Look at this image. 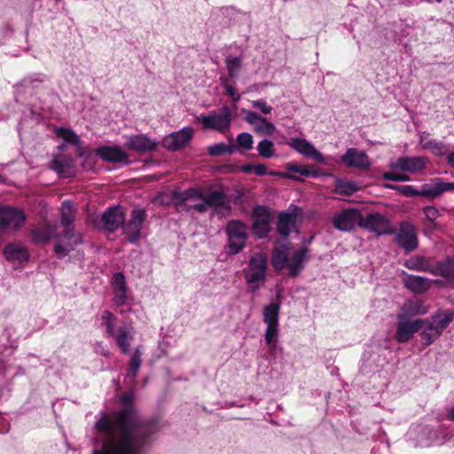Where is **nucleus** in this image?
I'll list each match as a JSON object with an SVG mask.
<instances>
[{
  "instance_id": "nucleus-1",
  "label": "nucleus",
  "mask_w": 454,
  "mask_h": 454,
  "mask_svg": "<svg viewBox=\"0 0 454 454\" xmlns=\"http://www.w3.org/2000/svg\"><path fill=\"white\" fill-rule=\"evenodd\" d=\"M121 408L115 411L112 419L106 411L95 423L101 434L96 439L98 448L93 454H145L158 431L155 419H144L134 406V393H123L120 397Z\"/></svg>"
},
{
  "instance_id": "nucleus-2",
  "label": "nucleus",
  "mask_w": 454,
  "mask_h": 454,
  "mask_svg": "<svg viewBox=\"0 0 454 454\" xmlns=\"http://www.w3.org/2000/svg\"><path fill=\"white\" fill-rule=\"evenodd\" d=\"M268 257L264 253L254 254L243 269V275L250 292H256L266 282Z\"/></svg>"
},
{
  "instance_id": "nucleus-3",
  "label": "nucleus",
  "mask_w": 454,
  "mask_h": 454,
  "mask_svg": "<svg viewBox=\"0 0 454 454\" xmlns=\"http://www.w3.org/2000/svg\"><path fill=\"white\" fill-rule=\"evenodd\" d=\"M225 233L228 238L227 253L234 255L241 252L248 239L247 225L240 220H231L226 224Z\"/></svg>"
},
{
  "instance_id": "nucleus-4",
  "label": "nucleus",
  "mask_w": 454,
  "mask_h": 454,
  "mask_svg": "<svg viewBox=\"0 0 454 454\" xmlns=\"http://www.w3.org/2000/svg\"><path fill=\"white\" fill-rule=\"evenodd\" d=\"M197 120L204 129L223 132L231 127L232 114L228 106H223L219 112L210 111L208 114L198 116Z\"/></svg>"
},
{
  "instance_id": "nucleus-5",
  "label": "nucleus",
  "mask_w": 454,
  "mask_h": 454,
  "mask_svg": "<svg viewBox=\"0 0 454 454\" xmlns=\"http://www.w3.org/2000/svg\"><path fill=\"white\" fill-rule=\"evenodd\" d=\"M251 231L258 239H265L271 231V213L267 206L256 205L251 212Z\"/></svg>"
},
{
  "instance_id": "nucleus-6",
  "label": "nucleus",
  "mask_w": 454,
  "mask_h": 454,
  "mask_svg": "<svg viewBox=\"0 0 454 454\" xmlns=\"http://www.w3.org/2000/svg\"><path fill=\"white\" fill-rule=\"evenodd\" d=\"M360 227L376 233L378 236L390 235L395 232L390 220L380 213H368L365 215L360 213Z\"/></svg>"
},
{
  "instance_id": "nucleus-7",
  "label": "nucleus",
  "mask_w": 454,
  "mask_h": 454,
  "mask_svg": "<svg viewBox=\"0 0 454 454\" xmlns=\"http://www.w3.org/2000/svg\"><path fill=\"white\" fill-rule=\"evenodd\" d=\"M416 433L419 434L416 445L420 447H427L432 443L442 445L451 440L453 434L446 432L443 426H440L436 430H433L427 427L417 428Z\"/></svg>"
},
{
  "instance_id": "nucleus-8",
  "label": "nucleus",
  "mask_w": 454,
  "mask_h": 454,
  "mask_svg": "<svg viewBox=\"0 0 454 454\" xmlns=\"http://www.w3.org/2000/svg\"><path fill=\"white\" fill-rule=\"evenodd\" d=\"M395 242L403 250L407 253L417 249L419 246L417 230L414 224L403 221L395 231Z\"/></svg>"
},
{
  "instance_id": "nucleus-9",
  "label": "nucleus",
  "mask_w": 454,
  "mask_h": 454,
  "mask_svg": "<svg viewBox=\"0 0 454 454\" xmlns=\"http://www.w3.org/2000/svg\"><path fill=\"white\" fill-rule=\"evenodd\" d=\"M147 214L144 208H134L131 212L130 218L123 226V234L129 243L137 244L141 237V231L145 222Z\"/></svg>"
},
{
  "instance_id": "nucleus-10",
  "label": "nucleus",
  "mask_w": 454,
  "mask_h": 454,
  "mask_svg": "<svg viewBox=\"0 0 454 454\" xmlns=\"http://www.w3.org/2000/svg\"><path fill=\"white\" fill-rule=\"evenodd\" d=\"M48 78L44 74H36L31 77L24 78L16 86V101L27 99L28 97L35 96L41 90L45 88V82Z\"/></svg>"
},
{
  "instance_id": "nucleus-11",
  "label": "nucleus",
  "mask_w": 454,
  "mask_h": 454,
  "mask_svg": "<svg viewBox=\"0 0 454 454\" xmlns=\"http://www.w3.org/2000/svg\"><path fill=\"white\" fill-rule=\"evenodd\" d=\"M125 213L121 207L114 206L108 207L101 215L99 223L94 221V224L98 227L109 231L114 232L119 228L124 225Z\"/></svg>"
},
{
  "instance_id": "nucleus-12",
  "label": "nucleus",
  "mask_w": 454,
  "mask_h": 454,
  "mask_svg": "<svg viewBox=\"0 0 454 454\" xmlns=\"http://www.w3.org/2000/svg\"><path fill=\"white\" fill-rule=\"evenodd\" d=\"M201 200L206 207V212L209 207L214 208L215 214L222 216L229 215L231 212V206L228 201L225 192L223 191L215 190L208 194L203 193Z\"/></svg>"
},
{
  "instance_id": "nucleus-13",
  "label": "nucleus",
  "mask_w": 454,
  "mask_h": 454,
  "mask_svg": "<svg viewBox=\"0 0 454 454\" xmlns=\"http://www.w3.org/2000/svg\"><path fill=\"white\" fill-rule=\"evenodd\" d=\"M194 135L192 127L186 126L164 137L162 145L169 152H176L191 142Z\"/></svg>"
},
{
  "instance_id": "nucleus-14",
  "label": "nucleus",
  "mask_w": 454,
  "mask_h": 454,
  "mask_svg": "<svg viewBox=\"0 0 454 454\" xmlns=\"http://www.w3.org/2000/svg\"><path fill=\"white\" fill-rule=\"evenodd\" d=\"M426 319L418 318L410 321L403 316H397V330L395 340L399 343L407 342L412 335L424 326Z\"/></svg>"
},
{
  "instance_id": "nucleus-15",
  "label": "nucleus",
  "mask_w": 454,
  "mask_h": 454,
  "mask_svg": "<svg viewBox=\"0 0 454 454\" xmlns=\"http://www.w3.org/2000/svg\"><path fill=\"white\" fill-rule=\"evenodd\" d=\"M62 238L67 240V245L57 244L54 247V252L59 259H63L74 249L77 245L83 243V237L81 232L76 231L74 226L64 228Z\"/></svg>"
},
{
  "instance_id": "nucleus-16",
  "label": "nucleus",
  "mask_w": 454,
  "mask_h": 454,
  "mask_svg": "<svg viewBox=\"0 0 454 454\" xmlns=\"http://www.w3.org/2000/svg\"><path fill=\"white\" fill-rule=\"evenodd\" d=\"M111 286L113 289L112 301L117 308L126 304L128 300V284L123 272H115L111 279Z\"/></svg>"
},
{
  "instance_id": "nucleus-17",
  "label": "nucleus",
  "mask_w": 454,
  "mask_h": 454,
  "mask_svg": "<svg viewBox=\"0 0 454 454\" xmlns=\"http://www.w3.org/2000/svg\"><path fill=\"white\" fill-rule=\"evenodd\" d=\"M26 216L21 210L13 207H0V228L12 229L16 231L24 223Z\"/></svg>"
},
{
  "instance_id": "nucleus-18",
  "label": "nucleus",
  "mask_w": 454,
  "mask_h": 454,
  "mask_svg": "<svg viewBox=\"0 0 454 454\" xmlns=\"http://www.w3.org/2000/svg\"><path fill=\"white\" fill-rule=\"evenodd\" d=\"M288 145L304 157L313 159L321 164H327L325 157L311 143L304 138H291Z\"/></svg>"
},
{
  "instance_id": "nucleus-19",
  "label": "nucleus",
  "mask_w": 454,
  "mask_h": 454,
  "mask_svg": "<svg viewBox=\"0 0 454 454\" xmlns=\"http://www.w3.org/2000/svg\"><path fill=\"white\" fill-rule=\"evenodd\" d=\"M333 224L341 231H350L356 225L360 227V211L355 208L345 209L333 217Z\"/></svg>"
},
{
  "instance_id": "nucleus-20",
  "label": "nucleus",
  "mask_w": 454,
  "mask_h": 454,
  "mask_svg": "<svg viewBox=\"0 0 454 454\" xmlns=\"http://www.w3.org/2000/svg\"><path fill=\"white\" fill-rule=\"evenodd\" d=\"M4 255L6 261L15 268L20 266L29 260L27 249L20 243H9L4 248Z\"/></svg>"
},
{
  "instance_id": "nucleus-21",
  "label": "nucleus",
  "mask_w": 454,
  "mask_h": 454,
  "mask_svg": "<svg viewBox=\"0 0 454 454\" xmlns=\"http://www.w3.org/2000/svg\"><path fill=\"white\" fill-rule=\"evenodd\" d=\"M297 211H301V208L294 206L278 214L277 231L282 237L287 238L292 231V228L295 226Z\"/></svg>"
},
{
  "instance_id": "nucleus-22",
  "label": "nucleus",
  "mask_w": 454,
  "mask_h": 454,
  "mask_svg": "<svg viewBox=\"0 0 454 454\" xmlns=\"http://www.w3.org/2000/svg\"><path fill=\"white\" fill-rule=\"evenodd\" d=\"M426 165L423 157L418 156H403L399 157L395 161H391L389 167L391 169H398L404 172L414 173L422 169Z\"/></svg>"
},
{
  "instance_id": "nucleus-23",
  "label": "nucleus",
  "mask_w": 454,
  "mask_h": 454,
  "mask_svg": "<svg viewBox=\"0 0 454 454\" xmlns=\"http://www.w3.org/2000/svg\"><path fill=\"white\" fill-rule=\"evenodd\" d=\"M51 168L66 178L74 176L76 173L74 160L71 156L64 154L54 156L51 161Z\"/></svg>"
},
{
  "instance_id": "nucleus-24",
  "label": "nucleus",
  "mask_w": 454,
  "mask_h": 454,
  "mask_svg": "<svg viewBox=\"0 0 454 454\" xmlns=\"http://www.w3.org/2000/svg\"><path fill=\"white\" fill-rule=\"evenodd\" d=\"M97 155L103 160L112 163H129V154L116 146H101L97 149Z\"/></svg>"
},
{
  "instance_id": "nucleus-25",
  "label": "nucleus",
  "mask_w": 454,
  "mask_h": 454,
  "mask_svg": "<svg viewBox=\"0 0 454 454\" xmlns=\"http://www.w3.org/2000/svg\"><path fill=\"white\" fill-rule=\"evenodd\" d=\"M454 319V311L441 310L431 317V320L426 319L425 325H428L429 330L434 331L438 335H442L443 330Z\"/></svg>"
},
{
  "instance_id": "nucleus-26",
  "label": "nucleus",
  "mask_w": 454,
  "mask_h": 454,
  "mask_svg": "<svg viewBox=\"0 0 454 454\" xmlns=\"http://www.w3.org/2000/svg\"><path fill=\"white\" fill-rule=\"evenodd\" d=\"M341 160L348 167L358 168H367L370 167L367 154L356 148H348L346 153L341 156Z\"/></svg>"
},
{
  "instance_id": "nucleus-27",
  "label": "nucleus",
  "mask_w": 454,
  "mask_h": 454,
  "mask_svg": "<svg viewBox=\"0 0 454 454\" xmlns=\"http://www.w3.org/2000/svg\"><path fill=\"white\" fill-rule=\"evenodd\" d=\"M127 146L138 153L153 152L158 146V142L145 135H134L129 137Z\"/></svg>"
},
{
  "instance_id": "nucleus-28",
  "label": "nucleus",
  "mask_w": 454,
  "mask_h": 454,
  "mask_svg": "<svg viewBox=\"0 0 454 454\" xmlns=\"http://www.w3.org/2000/svg\"><path fill=\"white\" fill-rule=\"evenodd\" d=\"M404 286L415 294H422L430 289L432 280L421 276L403 273Z\"/></svg>"
},
{
  "instance_id": "nucleus-29",
  "label": "nucleus",
  "mask_w": 454,
  "mask_h": 454,
  "mask_svg": "<svg viewBox=\"0 0 454 454\" xmlns=\"http://www.w3.org/2000/svg\"><path fill=\"white\" fill-rule=\"evenodd\" d=\"M308 253L309 248L302 247L293 254L291 261L287 264L290 277H297L304 269L305 263L309 260Z\"/></svg>"
},
{
  "instance_id": "nucleus-30",
  "label": "nucleus",
  "mask_w": 454,
  "mask_h": 454,
  "mask_svg": "<svg viewBox=\"0 0 454 454\" xmlns=\"http://www.w3.org/2000/svg\"><path fill=\"white\" fill-rule=\"evenodd\" d=\"M289 248L286 244H282L272 250L271 265L276 271H281L287 266Z\"/></svg>"
},
{
  "instance_id": "nucleus-31",
  "label": "nucleus",
  "mask_w": 454,
  "mask_h": 454,
  "mask_svg": "<svg viewBox=\"0 0 454 454\" xmlns=\"http://www.w3.org/2000/svg\"><path fill=\"white\" fill-rule=\"evenodd\" d=\"M116 340L117 346L121 349V353L128 355L130 351V341L133 339L127 325H121L119 327L118 332L112 336Z\"/></svg>"
},
{
  "instance_id": "nucleus-32",
  "label": "nucleus",
  "mask_w": 454,
  "mask_h": 454,
  "mask_svg": "<svg viewBox=\"0 0 454 454\" xmlns=\"http://www.w3.org/2000/svg\"><path fill=\"white\" fill-rule=\"evenodd\" d=\"M433 273L454 286V257H449L445 261L438 262Z\"/></svg>"
},
{
  "instance_id": "nucleus-33",
  "label": "nucleus",
  "mask_w": 454,
  "mask_h": 454,
  "mask_svg": "<svg viewBox=\"0 0 454 454\" xmlns=\"http://www.w3.org/2000/svg\"><path fill=\"white\" fill-rule=\"evenodd\" d=\"M428 308L420 301H408L402 307V313L398 316L411 317L415 316L426 315Z\"/></svg>"
},
{
  "instance_id": "nucleus-34",
  "label": "nucleus",
  "mask_w": 454,
  "mask_h": 454,
  "mask_svg": "<svg viewBox=\"0 0 454 454\" xmlns=\"http://www.w3.org/2000/svg\"><path fill=\"white\" fill-rule=\"evenodd\" d=\"M76 208L71 200H64L61 205L60 223L63 228L73 226Z\"/></svg>"
},
{
  "instance_id": "nucleus-35",
  "label": "nucleus",
  "mask_w": 454,
  "mask_h": 454,
  "mask_svg": "<svg viewBox=\"0 0 454 454\" xmlns=\"http://www.w3.org/2000/svg\"><path fill=\"white\" fill-rule=\"evenodd\" d=\"M54 232V227L48 224L42 228L34 229L31 231L32 240L36 244H46L53 237Z\"/></svg>"
},
{
  "instance_id": "nucleus-36",
  "label": "nucleus",
  "mask_w": 454,
  "mask_h": 454,
  "mask_svg": "<svg viewBox=\"0 0 454 454\" xmlns=\"http://www.w3.org/2000/svg\"><path fill=\"white\" fill-rule=\"evenodd\" d=\"M280 305L271 302L267 304L262 310L263 322L266 325H278Z\"/></svg>"
},
{
  "instance_id": "nucleus-37",
  "label": "nucleus",
  "mask_w": 454,
  "mask_h": 454,
  "mask_svg": "<svg viewBox=\"0 0 454 454\" xmlns=\"http://www.w3.org/2000/svg\"><path fill=\"white\" fill-rule=\"evenodd\" d=\"M142 345L136 347L129 362V372L127 377L136 379L142 364Z\"/></svg>"
},
{
  "instance_id": "nucleus-38",
  "label": "nucleus",
  "mask_w": 454,
  "mask_h": 454,
  "mask_svg": "<svg viewBox=\"0 0 454 454\" xmlns=\"http://www.w3.org/2000/svg\"><path fill=\"white\" fill-rule=\"evenodd\" d=\"M442 193V179L434 178L433 179V184H425L419 190L418 196H425L430 197L431 199H435L439 197Z\"/></svg>"
},
{
  "instance_id": "nucleus-39",
  "label": "nucleus",
  "mask_w": 454,
  "mask_h": 454,
  "mask_svg": "<svg viewBox=\"0 0 454 454\" xmlns=\"http://www.w3.org/2000/svg\"><path fill=\"white\" fill-rule=\"evenodd\" d=\"M226 69L228 71V74L231 79H237L239 72L243 67V60L242 57L237 56H228L225 59Z\"/></svg>"
},
{
  "instance_id": "nucleus-40",
  "label": "nucleus",
  "mask_w": 454,
  "mask_h": 454,
  "mask_svg": "<svg viewBox=\"0 0 454 454\" xmlns=\"http://www.w3.org/2000/svg\"><path fill=\"white\" fill-rule=\"evenodd\" d=\"M55 133L59 137L62 138L67 144L73 145H82V141L73 129L61 127L57 128L55 129Z\"/></svg>"
},
{
  "instance_id": "nucleus-41",
  "label": "nucleus",
  "mask_w": 454,
  "mask_h": 454,
  "mask_svg": "<svg viewBox=\"0 0 454 454\" xmlns=\"http://www.w3.org/2000/svg\"><path fill=\"white\" fill-rule=\"evenodd\" d=\"M403 265L411 270L428 271L429 263L422 256H411L407 259Z\"/></svg>"
},
{
  "instance_id": "nucleus-42",
  "label": "nucleus",
  "mask_w": 454,
  "mask_h": 454,
  "mask_svg": "<svg viewBox=\"0 0 454 454\" xmlns=\"http://www.w3.org/2000/svg\"><path fill=\"white\" fill-rule=\"evenodd\" d=\"M235 150L236 147L234 145L220 142L208 146L207 153L210 156L217 157L223 154H232Z\"/></svg>"
},
{
  "instance_id": "nucleus-43",
  "label": "nucleus",
  "mask_w": 454,
  "mask_h": 454,
  "mask_svg": "<svg viewBox=\"0 0 454 454\" xmlns=\"http://www.w3.org/2000/svg\"><path fill=\"white\" fill-rule=\"evenodd\" d=\"M278 338V325H267L264 339L266 344L269 346L270 353H273L277 348V341Z\"/></svg>"
},
{
  "instance_id": "nucleus-44",
  "label": "nucleus",
  "mask_w": 454,
  "mask_h": 454,
  "mask_svg": "<svg viewBox=\"0 0 454 454\" xmlns=\"http://www.w3.org/2000/svg\"><path fill=\"white\" fill-rule=\"evenodd\" d=\"M257 151L261 157L271 159L275 155V146L273 141L264 138L259 142Z\"/></svg>"
},
{
  "instance_id": "nucleus-45",
  "label": "nucleus",
  "mask_w": 454,
  "mask_h": 454,
  "mask_svg": "<svg viewBox=\"0 0 454 454\" xmlns=\"http://www.w3.org/2000/svg\"><path fill=\"white\" fill-rule=\"evenodd\" d=\"M101 319L102 325L106 327V334L109 337L114 336V333H116L114 330V315L109 310H105L102 313Z\"/></svg>"
},
{
  "instance_id": "nucleus-46",
  "label": "nucleus",
  "mask_w": 454,
  "mask_h": 454,
  "mask_svg": "<svg viewBox=\"0 0 454 454\" xmlns=\"http://www.w3.org/2000/svg\"><path fill=\"white\" fill-rule=\"evenodd\" d=\"M384 186L387 189L396 191L405 197L418 196V193H419V190L415 189L411 185H399V184H386Z\"/></svg>"
},
{
  "instance_id": "nucleus-47",
  "label": "nucleus",
  "mask_w": 454,
  "mask_h": 454,
  "mask_svg": "<svg viewBox=\"0 0 454 454\" xmlns=\"http://www.w3.org/2000/svg\"><path fill=\"white\" fill-rule=\"evenodd\" d=\"M254 129L257 132L268 136L272 135L276 130L275 125L265 117L262 118V121L255 124Z\"/></svg>"
},
{
  "instance_id": "nucleus-48",
  "label": "nucleus",
  "mask_w": 454,
  "mask_h": 454,
  "mask_svg": "<svg viewBox=\"0 0 454 454\" xmlns=\"http://www.w3.org/2000/svg\"><path fill=\"white\" fill-rule=\"evenodd\" d=\"M237 143L240 148L250 151L254 145L253 136L248 132H242L238 135Z\"/></svg>"
},
{
  "instance_id": "nucleus-49",
  "label": "nucleus",
  "mask_w": 454,
  "mask_h": 454,
  "mask_svg": "<svg viewBox=\"0 0 454 454\" xmlns=\"http://www.w3.org/2000/svg\"><path fill=\"white\" fill-rule=\"evenodd\" d=\"M426 328L420 333V336L422 338L423 345L429 346L434 343L439 337L434 331L429 330L427 325H424Z\"/></svg>"
},
{
  "instance_id": "nucleus-50",
  "label": "nucleus",
  "mask_w": 454,
  "mask_h": 454,
  "mask_svg": "<svg viewBox=\"0 0 454 454\" xmlns=\"http://www.w3.org/2000/svg\"><path fill=\"white\" fill-rule=\"evenodd\" d=\"M382 178L384 180L394 182H408L411 180V177L408 175L399 174L395 172H385L382 175Z\"/></svg>"
},
{
  "instance_id": "nucleus-51",
  "label": "nucleus",
  "mask_w": 454,
  "mask_h": 454,
  "mask_svg": "<svg viewBox=\"0 0 454 454\" xmlns=\"http://www.w3.org/2000/svg\"><path fill=\"white\" fill-rule=\"evenodd\" d=\"M299 174L304 177L317 178L323 175V172L321 169L317 168H309L305 166H301Z\"/></svg>"
},
{
  "instance_id": "nucleus-52",
  "label": "nucleus",
  "mask_w": 454,
  "mask_h": 454,
  "mask_svg": "<svg viewBox=\"0 0 454 454\" xmlns=\"http://www.w3.org/2000/svg\"><path fill=\"white\" fill-rule=\"evenodd\" d=\"M340 193L344 195H351L357 191V187L354 183L346 182L338 184Z\"/></svg>"
},
{
  "instance_id": "nucleus-53",
  "label": "nucleus",
  "mask_w": 454,
  "mask_h": 454,
  "mask_svg": "<svg viewBox=\"0 0 454 454\" xmlns=\"http://www.w3.org/2000/svg\"><path fill=\"white\" fill-rule=\"evenodd\" d=\"M423 212L430 223H434L440 216L439 210L434 206H426Z\"/></svg>"
},
{
  "instance_id": "nucleus-54",
  "label": "nucleus",
  "mask_w": 454,
  "mask_h": 454,
  "mask_svg": "<svg viewBox=\"0 0 454 454\" xmlns=\"http://www.w3.org/2000/svg\"><path fill=\"white\" fill-rule=\"evenodd\" d=\"M251 104L254 108H257V109L261 110L262 113L264 114H269L272 111V106L267 105L266 101H264L262 99L253 100L251 102Z\"/></svg>"
},
{
  "instance_id": "nucleus-55",
  "label": "nucleus",
  "mask_w": 454,
  "mask_h": 454,
  "mask_svg": "<svg viewBox=\"0 0 454 454\" xmlns=\"http://www.w3.org/2000/svg\"><path fill=\"white\" fill-rule=\"evenodd\" d=\"M173 198L176 206L184 210V205H187L186 201L188 200L185 192H175Z\"/></svg>"
},
{
  "instance_id": "nucleus-56",
  "label": "nucleus",
  "mask_w": 454,
  "mask_h": 454,
  "mask_svg": "<svg viewBox=\"0 0 454 454\" xmlns=\"http://www.w3.org/2000/svg\"><path fill=\"white\" fill-rule=\"evenodd\" d=\"M267 174H269L270 176H279V177H282V178H286V179H290V180L296 181V182H302L303 181L302 177L298 176H294V175H292V174H289V173H286V172L270 171Z\"/></svg>"
},
{
  "instance_id": "nucleus-57",
  "label": "nucleus",
  "mask_w": 454,
  "mask_h": 454,
  "mask_svg": "<svg viewBox=\"0 0 454 454\" xmlns=\"http://www.w3.org/2000/svg\"><path fill=\"white\" fill-rule=\"evenodd\" d=\"M262 118H263V116H261L256 112L248 111L245 120L250 124H255L256 121H261Z\"/></svg>"
},
{
  "instance_id": "nucleus-58",
  "label": "nucleus",
  "mask_w": 454,
  "mask_h": 454,
  "mask_svg": "<svg viewBox=\"0 0 454 454\" xmlns=\"http://www.w3.org/2000/svg\"><path fill=\"white\" fill-rule=\"evenodd\" d=\"M184 192L187 196V200H190V199L201 200L203 198V192L195 188H189V189L185 190Z\"/></svg>"
},
{
  "instance_id": "nucleus-59",
  "label": "nucleus",
  "mask_w": 454,
  "mask_h": 454,
  "mask_svg": "<svg viewBox=\"0 0 454 454\" xmlns=\"http://www.w3.org/2000/svg\"><path fill=\"white\" fill-rule=\"evenodd\" d=\"M424 147L434 149L437 150L439 153H442V150L444 148V145L442 142L436 140H429L425 144Z\"/></svg>"
},
{
  "instance_id": "nucleus-60",
  "label": "nucleus",
  "mask_w": 454,
  "mask_h": 454,
  "mask_svg": "<svg viewBox=\"0 0 454 454\" xmlns=\"http://www.w3.org/2000/svg\"><path fill=\"white\" fill-rule=\"evenodd\" d=\"M191 210H196L200 213H205L206 207H205L203 202L193 204V205H188V204L184 205V211L189 212Z\"/></svg>"
},
{
  "instance_id": "nucleus-61",
  "label": "nucleus",
  "mask_w": 454,
  "mask_h": 454,
  "mask_svg": "<svg viewBox=\"0 0 454 454\" xmlns=\"http://www.w3.org/2000/svg\"><path fill=\"white\" fill-rule=\"evenodd\" d=\"M225 91L230 97H231L234 102H238L240 100L241 96L236 91L233 86H226Z\"/></svg>"
},
{
  "instance_id": "nucleus-62",
  "label": "nucleus",
  "mask_w": 454,
  "mask_h": 454,
  "mask_svg": "<svg viewBox=\"0 0 454 454\" xmlns=\"http://www.w3.org/2000/svg\"><path fill=\"white\" fill-rule=\"evenodd\" d=\"M254 172L259 176H265L268 173L266 164L261 163L254 165Z\"/></svg>"
},
{
  "instance_id": "nucleus-63",
  "label": "nucleus",
  "mask_w": 454,
  "mask_h": 454,
  "mask_svg": "<svg viewBox=\"0 0 454 454\" xmlns=\"http://www.w3.org/2000/svg\"><path fill=\"white\" fill-rule=\"evenodd\" d=\"M286 168L287 171L289 172H295V173H299L300 171V168H301V166L296 164V163H294V162H290V163H287L286 166Z\"/></svg>"
},
{
  "instance_id": "nucleus-64",
  "label": "nucleus",
  "mask_w": 454,
  "mask_h": 454,
  "mask_svg": "<svg viewBox=\"0 0 454 454\" xmlns=\"http://www.w3.org/2000/svg\"><path fill=\"white\" fill-rule=\"evenodd\" d=\"M442 193L445 192L454 191V183L443 182L442 180Z\"/></svg>"
}]
</instances>
